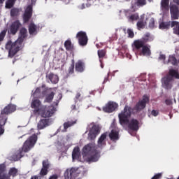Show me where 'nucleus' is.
I'll list each match as a JSON object with an SVG mask.
<instances>
[{
	"instance_id": "40",
	"label": "nucleus",
	"mask_w": 179,
	"mask_h": 179,
	"mask_svg": "<svg viewBox=\"0 0 179 179\" xmlns=\"http://www.w3.org/2000/svg\"><path fill=\"white\" fill-rule=\"evenodd\" d=\"M19 13V9L17 8H13L10 11V15L11 16H17Z\"/></svg>"
},
{
	"instance_id": "27",
	"label": "nucleus",
	"mask_w": 179,
	"mask_h": 179,
	"mask_svg": "<svg viewBox=\"0 0 179 179\" xmlns=\"http://www.w3.org/2000/svg\"><path fill=\"white\" fill-rule=\"evenodd\" d=\"M109 138L111 141L115 142V141H118L120 139V133L118 131L113 129L109 134Z\"/></svg>"
},
{
	"instance_id": "60",
	"label": "nucleus",
	"mask_w": 179,
	"mask_h": 179,
	"mask_svg": "<svg viewBox=\"0 0 179 179\" xmlns=\"http://www.w3.org/2000/svg\"><path fill=\"white\" fill-rule=\"evenodd\" d=\"M65 142H66V141H65V140H64L63 141H61V143H65Z\"/></svg>"
},
{
	"instance_id": "4",
	"label": "nucleus",
	"mask_w": 179,
	"mask_h": 179,
	"mask_svg": "<svg viewBox=\"0 0 179 179\" xmlns=\"http://www.w3.org/2000/svg\"><path fill=\"white\" fill-rule=\"evenodd\" d=\"M37 142V135L33 134L24 143L21 149L19 150L18 154L16 155L14 160H20L23 157V153H26L33 148Z\"/></svg>"
},
{
	"instance_id": "45",
	"label": "nucleus",
	"mask_w": 179,
	"mask_h": 179,
	"mask_svg": "<svg viewBox=\"0 0 179 179\" xmlns=\"http://www.w3.org/2000/svg\"><path fill=\"white\" fill-rule=\"evenodd\" d=\"M61 99H62V94H58V96H57V101L55 103V106H58V103H59V100H61Z\"/></svg>"
},
{
	"instance_id": "64",
	"label": "nucleus",
	"mask_w": 179,
	"mask_h": 179,
	"mask_svg": "<svg viewBox=\"0 0 179 179\" xmlns=\"http://www.w3.org/2000/svg\"><path fill=\"white\" fill-rule=\"evenodd\" d=\"M0 85H1V81H0Z\"/></svg>"
},
{
	"instance_id": "32",
	"label": "nucleus",
	"mask_w": 179,
	"mask_h": 179,
	"mask_svg": "<svg viewBox=\"0 0 179 179\" xmlns=\"http://www.w3.org/2000/svg\"><path fill=\"white\" fill-rule=\"evenodd\" d=\"M29 31L31 36H36L37 34V26L34 23H31L29 26Z\"/></svg>"
},
{
	"instance_id": "5",
	"label": "nucleus",
	"mask_w": 179,
	"mask_h": 179,
	"mask_svg": "<svg viewBox=\"0 0 179 179\" xmlns=\"http://www.w3.org/2000/svg\"><path fill=\"white\" fill-rule=\"evenodd\" d=\"M174 78L179 79L178 72L175 70H169V75L162 79V87L166 90H171L174 86Z\"/></svg>"
},
{
	"instance_id": "19",
	"label": "nucleus",
	"mask_w": 179,
	"mask_h": 179,
	"mask_svg": "<svg viewBox=\"0 0 179 179\" xmlns=\"http://www.w3.org/2000/svg\"><path fill=\"white\" fill-rule=\"evenodd\" d=\"M16 111V106L13 104H9L6 106L3 110H1V114L3 115V114H12V113Z\"/></svg>"
},
{
	"instance_id": "10",
	"label": "nucleus",
	"mask_w": 179,
	"mask_h": 179,
	"mask_svg": "<svg viewBox=\"0 0 179 179\" xmlns=\"http://www.w3.org/2000/svg\"><path fill=\"white\" fill-rule=\"evenodd\" d=\"M149 103V97L148 96L144 95L143 96V99L140 100L135 106L134 108V111L136 113H139V111H142L146 107V104Z\"/></svg>"
},
{
	"instance_id": "18",
	"label": "nucleus",
	"mask_w": 179,
	"mask_h": 179,
	"mask_svg": "<svg viewBox=\"0 0 179 179\" xmlns=\"http://www.w3.org/2000/svg\"><path fill=\"white\" fill-rule=\"evenodd\" d=\"M20 26H22V24L20 23V22H19V20L15 21L11 24L8 32H10V34L15 35L16 33H17V31L19 30Z\"/></svg>"
},
{
	"instance_id": "13",
	"label": "nucleus",
	"mask_w": 179,
	"mask_h": 179,
	"mask_svg": "<svg viewBox=\"0 0 179 179\" xmlns=\"http://www.w3.org/2000/svg\"><path fill=\"white\" fill-rule=\"evenodd\" d=\"M159 60L163 61L164 64H171L175 66H179V61H177V59H176V57L173 55L169 56L168 62H166V55L162 53H160Z\"/></svg>"
},
{
	"instance_id": "21",
	"label": "nucleus",
	"mask_w": 179,
	"mask_h": 179,
	"mask_svg": "<svg viewBox=\"0 0 179 179\" xmlns=\"http://www.w3.org/2000/svg\"><path fill=\"white\" fill-rule=\"evenodd\" d=\"M50 169V162L48 159L43 161V167L41 170V176H47L48 173V169Z\"/></svg>"
},
{
	"instance_id": "11",
	"label": "nucleus",
	"mask_w": 179,
	"mask_h": 179,
	"mask_svg": "<svg viewBox=\"0 0 179 179\" xmlns=\"http://www.w3.org/2000/svg\"><path fill=\"white\" fill-rule=\"evenodd\" d=\"M129 128L130 131H134L136 132L139 129V122L136 119H129L127 120V123H124L123 128Z\"/></svg>"
},
{
	"instance_id": "56",
	"label": "nucleus",
	"mask_w": 179,
	"mask_h": 179,
	"mask_svg": "<svg viewBox=\"0 0 179 179\" xmlns=\"http://www.w3.org/2000/svg\"><path fill=\"white\" fill-rule=\"evenodd\" d=\"M86 1H87V2H88V3H92L91 2L92 0H86Z\"/></svg>"
},
{
	"instance_id": "38",
	"label": "nucleus",
	"mask_w": 179,
	"mask_h": 179,
	"mask_svg": "<svg viewBox=\"0 0 179 179\" xmlns=\"http://www.w3.org/2000/svg\"><path fill=\"white\" fill-rule=\"evenodd\" d=\"M64 46L66 48V50H67L68 51L72 50V43L71 42V41H66L64 43Z\"/></svg>"
},
{
	"instance_id": "41",
	"label": "nucleus",
	"mask_w": 179,
	"mask_h": 179,
	"mask_svg": "<svg viewBox=\"0 0 179 179\" xmlns=\"http://www.w3.org/2000/svg\"><path fill=\"white\" fill-rule=\"evenodd\" d=\"M127 34L128 37H129L130 38H134V36H135V34H134V31L131 29H127Z\"/></svg>"
},
{
	"instance_id": "14",
	"label": "nucleus",
	"mask_w": 179,
	"mask_h": 179,
	"mask_svg": "<svg viewBox=\"0 0 179 179\" xmlns=\"http://www.w3.org/2000/svg\"><path fill=\"white\" fill-rule=\"evenodd\" d=\"M90 127L88 138H90L91 141H94L96 137L100 134V129L98 126L94 124H90Z\"/></svg>"
},
{
	"instance_id": "46",
	"label": "nucleus",
	"mask_w": 179,
	"mask_h": 179,
	"mask_svg": "<svg viewBox=\"0 0 179 179\" xmlns=\"http://www.w3.org/2000/svg\"><path fill=\"white\" fill-rule=\"evenodd\" d=\"M73 137V135L72 134L67 135L65 138L66 142H69V141H71V139H72Z\"/></svg>"
},
{
	"instance_id": "37",
	"label": "nucleus",
	"mask_w": 179,
	"mask_h": 179,
	"mask_svg": "<svg viewBox=\"0 0 179 179\" xmlns=\"http://www.w3.org/2000/svg\"><path fill=\"white\" fill-rule=\"evenodd\" d=\"M53 99H54V92H51L50 94H49L46 96L45 102L50 103V101H52Z\"/></svg>"
},
{
	"instance_id": "28",
	"label": "nucleus",
	"mask_w": 179,
	"mask_h": 179,
	"mask_svg": "<svg viewBox=\"0 0 179 179\" xmlns=\"http://www.w3.org/2000/svg\"><path fill=\"white\" fill-rule=\"evenodd\" d=\"M48 79L50 80L48 81L49 83H53L57 84V83L59 80V78H58V76L51 73L48 76H47Z\"/></svg>"
},
{
	"instance_id": "58",
	"label": "nucleus",
	"mask_w": 179,
	"mask_h": 179,
	"mask_svg": "<svg viewBox=\"0 0 179 179\" xmlns=\"http://www.w3.org/2000/svg\"><path fill=\"white\" fill-rule=\"evenodd\" d=\"M2 117H6V116L3 115H0V120H2Z\"/></svg>"
},
{
	"instance_id": "36",
	"label": "nucleus",
	"mask_w": 179,
	"mask_h": 179,
	"mask_svg": "<svg viewBox=\"0 0 179 179\" xmlns=\"http://www.w3.org/2000/svg\"><path fill=\"white\" fill-rule=\"evenodd\" d=\"M16 0H8L6 2V8L7 9H10V8H12V6H13V5H15V2Z\"/></svg>"
},
{
	"instance_id": "26",
	"label": "nucleus",
	"mask_w": 179,
	"mask_h": 179,
	"mask_svg": "<svg viewBox=\"0 0 179 179\" xmlns=\"http://www.w3.org/2000/svg\"><path fill=\"white\" fill-rule=\"evenodd\" d=\"M130 12L131 11L129 10H125V15L129 22H135V20H138L139 19V15L138 14H133L129 15Z\"/></svg>"
},
{
	"instance_id": "39",
	"label": "nucleus",
	"mask_w": 179,
	"mask_h": 179,
	"mask_svg": "<svg viewBox=\"0 0 179 179\" xmlns=\"http://www.w3.org/2000/svg\"><path fill=\"white\" fill-rule=\"evenodd\" d=\"M92 6V3H87L86 4L83 3L78 6L79 9L83 10L86 9V8H90Z\"/></svg>"
},
{
	"instance_id": "3",
	"label": "nucleus",
	"mask_w": 179,
	"mask_h": 179,
	"mask_svg": "<svg viewBox=\"0 0 179 179\" xmlns=\"http://www.w3.org/2000/svg\"><path fill=\"white\" fill-rule=\"evenodd\" d=\"M83 157L84 162L87 163H94L99 161V159H100V152L96 149V144L94 143H90L84 146L83 148Z\"/></svg>"
},
{
	"instance_id": "44",
	"label": "nucleus",
	"mask_w": 179,
	"mask_h": 179,
	"mask_svg": "<svg viewBox=\"0 0 179 179\" xmlns=\"http://www.w3.org/2000/svg\"><path fill=\"white\" fill-rule=\"evenodd\" d=\"M149 27L150 29H153V27H155V19L151 18L150 20Z\"/></svg>"
},
{
	"instance_id": "35",
	"label": "nucleus",
	"mask_w": 179,
	"mask_h": 179,
	"mask_svg": "<svg viewBox=\"0 0 179 179\" xmlns=\"http://www.w3.org/2000/svg\"><path fill=\"white\" fill-rule=\"evenodd\" d=\"M169 5H170V0H162L161 8L162 10H169Z\"/></svg>"
},
{
	"instance_id": "59",
	"label": "nucleus",
	"mask_w": 179,
	"mask_h": 179,
	"mask_svg": "<svg viewBox=\"0 0 179 179\" xmlns=\"http://www.w3.org/2000/svg\"><path fill=\"white\" fill-rule=\"evenodd\" d=\"M150 36V34H146V37H149Z\"/></svg>"
},
{
	"instance_id": "29",
	"label": "nucleus",
	"mask_w": 179,
	"mask_h": 179,
	"mask_svg": "<svg viewBox=\"0 0 179 179\" xmlns=\"http://www.w3.org/2000/svg\"><path fill=\"white\" fill-rule=\"evenodd\" d=\"M6 120H8V117H2V118L0 119V136L5 134V129L3 128V126L6 124Z\"/></svg>"
},
{
	"instance_id": "34",
	"label": "nucleus",
	"mask_w": 179,
	"mask_h": 179,
	"mask_svg": "<svg viewBox=\"0 0 179 179\" xmlns=\"http://www.w3.org/2000/svg\"><path fill=\"white\" fill-rule=\"evenodd\" d=\"M76 124V120H71L64 123V130L62 132H65L68 129V128H71V127H73Z\"/></svg>"
},
{
	"instance_id": "33",
	"label": "nucleus",
	"mask_w": 179,
	"mask_h": 179,
	"mask_svg": "<svg viewBox=\"0 0 179 179\" xmlns=\"http://www.w3.org/2000/svg\"><path fill=\"white\" fill-rule=\"evenodd\" d=\"M76 70L77 72H83V71H85V62L79 60L76 64Z\"/></svg>"
},
{
	"instance_id": "61",
	"label": "nucleus",
	"mask_w": 179,
	"mask_h": 179,
	"mask_svg": "<svg viewBox=\"0 0 179 179\" xmlns=\"http://www.w3.org/2000/svg\"><path fill=\"white\" fill-rule=\"evenodd\" d=\"M101 68H103V66H102V64L101 65Z\"/></svg>"
},
{
	"instance_id": "12",
	"label": "nucleus",
	"mask_w": 179,
	"mask_h": 179,
	"mask_svg": "<svg viewBox=\"0 0 179 179\" xmlns=\"http://www.w3.org/2000/svg\"><path fill=\"white\" fill-rule=\"evenodd\" d=\"M37 0H31V5H29L25 9V12L23 15V19L24 23L30 20V17L33 15V6L31 5H35Z\"/></svg>"
},
{
	"instance_id": "47",
	"label": "nucleus",
	"mask_w": 179,
	"mask_h": 179,
	"mask_svg": "<svg viewBox=\"0 0 179 179\" xmlns=\"http://www.w3.org/2000/svg\"><path fill=\"white\" fill-rule=\"evenodd\" d=\"M165 103L167 106H171V104H173V100L171 99H166L165 101Z\"/></svg>"
},
{
	"instance_id": "50",
	"label": "nucleus",
	"mask_w": 179,
	"mask_h": 179,
	"mask_svg": "<svg viewBox=\"0 0 179 179\" xmlns=\"http://www.w3.org/2000/svg\"><path fill=\"white\" fill-rule=\"evenodd\" d=\"M62 2H64L66 5H68V3H69V2H71L70 0H62Z\"/></svg>"
},
{
	"instance_id": "17",
	"label": "nucleus",
	"mask_w": 179,
	"mask_h": 179,
	"mask_svg": "<svg viewBox=\"0 0 179 179\" xmlns=\"http://www.w3.org/2000/svg\"><path fill=\"white\" fill-rule=\"evenodd\" d=\"M170 12L171 19L173 20H177L179 18V8L177 5L171 4L170 6Z\"/></svg>"
},
{
	"instance_id": "57",
	"label": "nucleus",
	"mask_w": 179,
	"mask_h": 179,
	"mask_svg": "<svg viewBox=\"0 0 179 179\" xmlns=\"http://www.w3.org/2000/svg\"><path fill=\"white\" fill-rule=\"evenodd\" d=\"M4 1L5 0H0V3H3Z\"/></svg>"
},
{
	"instance_id": "52",
	"label": "nucleus",
	"mask_w": 179,
	"mask_h": 179,
	"mask_svg": "<svg viewBox=\"0 0 179 179\" xmlns=\"http://www.w3.org/2000/svg\"><path fill=\"white\" fill-rule=\"evenodd\" d=\"M79 97H80V93H77V94L76 96V99H78Z\"/></svg>"
},
{
	"instance_id": "1",
	"label": "nucleus",
	"mask_w": 179,
	"mask_h": 179,
	"mask_svg": "<svg viewBox=\"0 0 179 179\" xmlns=\"http://www.w3.org/2000/svg\"><path fill=\"white\" fill-rule=\"evenodd\" d=\"M26 37H27V29L22 28L20 31V36L15 43H12L11 41L7 42L6 50L8 51V57L10 58H12L22 48L23 41Z\"/></svg>"
},
{
	"instance_id": "31",
	"label": "nucleus",
	"mask_w": 179,
	"mask_h": 179,
	"mask_svg": "<svg viewBox=\"0 0 179 179\" xmlns=\"http://www.w3.org/2000/svg\"><path fill=\"white\" fill-rule=\"evenodd\" d=\"M146 26V20H145V15H141V20H140L137 22V27L138 30H141V29H145V27Z\"/></svg>"
},
{
	"instance_id": "30",
	"label": "nucleus",
	"mask_w": 179,
	"mask_h": 179,
	"mask_svg": "<svg viewBox=\"0 0 179 179\" xmlns=\"http://www.w3.org/2000/svg\"><path fill=\"white\" fill-rule=\"evenodd\" d=\"M148 1L153 2V0H148ZM139 5H146V0H138L137 3L135 2L134 5L132 4L131 9H132L133 12H134V10H136V6H138Z\"/></svg>"
},
{
	"instance_id": "25",
	"label": "nucleus",
	"mask_w": 179,
	"mask_h": 179,
	"mask_svg": "<svg viewBox=\"0 0 179 179\" xmlns=\"http://www.w3.org/2000/svg\"><path fill=\"white\" fill-rule=\"evenodd\" d=\"M80 157V148H79V147H75L72 152L73 162L79 160Z\"/></svg>"
},
{
	"instance_id": "22",
	"label": "nucleus",
	"mask_w": 179,
	"mask_h": 179,
	"mask_svg": "<svg viewBox=\"0 0 179 179\" xmlns=\"http://www.w3.org/2000/svg\"><path fill=\"white\" fill-rule=\"evenodd\" d=\"M44 96V88L43 87H38L31 92V97H43Z\"/></svg>"
},
{
	"instance_id": "54",
	"label": "nucleus",
	"mask_w": 179,
	"mask_h": 179,
	"mask_svg": "<svg viewBox=\"0 0 179 179\" xmlns=\"http://www.w3.org/2000/svg\"><path fill=\"white\" fill-rule=\"evenodd\" d=\"M107 80H108V78H105L103 83H106V82H107Z\"/></svg>"
},
{
	"instance_id": "49",
	"label": "nucleus",
	"mask_w": 179,
	"mask_h": 179,
	"mask_svg": "<svg viewBox=\"0 0 179 179\" xmlns=\"http://www.w3.org/2000/svg\"><path fill=\"white\" fill-rule=\"evenodd\" d=\"M162 177V173H157L151 179H159Z\"/></svg>"
},
{
	"instance_id": "7",
	"label": "nucleus",
	"mask_w": 179,
	"mask_h": 179,
	"mask_svg": "<svg viewBox=\"0 0 179 179\" xmlns=\"http://www.w3.org/2000/svg\"><path fill=\"white\" fill-rule=\"evenodd\" d=\"M87 173V169L83 166L80 168H71L64 172L65 179H75L76 177H83Z\"/></svg>"
},
{
	"instance_id": "48",
	"label": "nucleus",
	"mask_w": 179,
	"mask_h": 179,
	"mask_svg": "<svg viewBox=\"0 0 179 179\" xmlns=\"http://www.w3.org/2000/svg\"><path fill=\"white\" fill-rule=\"evenodd\" d=\"M151 114L154 117H157V115H159V112L155 110H152Z\"/></svg>"
},
{
	"instance_id": "16",
	"label": "nucleus",
	"mask_w": 179,
	"mask_h": 179,
	"mask_svg": "<svg viewBox=\"0 0 179 179\" xmlns=\"http://www.w3.org/2000/svg\"><path fill=\"white\" fill-rule=\"evenodd\" d=\"M118 108V103L113 101H109L105 106H103V110L105 113H113Z\"/></svg>"
},
{
	"instance_id": "9",
	"label": "nucleus",
	"mask_w": 179,
	"mask_h": 179,
	"mask_svg": "<svg viewBox=\"0 0 179 179\" xmlns=\"http://www.w3.org/2000/svg\"><path fill=\"white\" fill-rule=\"evenodd\" d=\"M173 27V33L179 36V22L177 21H169L159 22V29L164 30L165 29H170Z\"/></svg>"
},
{
	"instance_id": "24",
	"label": "nucleus",
	"mask_w": 179,
	"mask_h": 179,
	"mask_svg": "<svg viewBox=\"0 0 179 179\" xmlns=\"http://www.w3.org/2000/svg\"><path fill=\"white\" fill-rule=\"evenodd\" d=\"M6 175V166L4 164H0V179H8Z\"/></svg>"
},
{
	"instance_id": "42",
	"label": "nucleus",
	"mask_w": 179,
	"mask_h": 179,
	"mask_svg": "<svg viewBox=\"0 0 179 179\" xmlns=\"http://www.w3.org/2000/svg\"><path fill=\"white\" fill-rule=\"evenodd\" d=\"M5 36H6V30H3L0 33V43L1 41H3V38H5Z\"/></svg>"
},
{
	"instance_id": "20",
	"label": "nucleus",
	"mask_w": 179,
	"mask_h": 179,
	"mask_svg": "<svg viewBox=\"0 0 179 179\" xmlns=\"http://www.w3.org/2000/svg\"><path fill=\"white\" fill-rule=\"evenodd\" d=\"M107 139V133H103L99 138L97 141V148L99 149H103L106 146V140Z\"/></svg>"
},
{
	"instance_id": "51",
	"label": "nucleus",
	"mask_w": 179,
	"mask_h": 179,
	"mask_svg": "<svg viewBox=\"0 0 179 179\" xmlns=\"http://www.w3.org/2000/svg\"><path fill=\"white\" fill-rule=\"evenodd\" d=\"M173 2H174V3H176V5H179V0H173Z\"/></svg>"
},
{
	"instance_id": "2",
	"label": "nucleus",
	"mask_w": 179,
	"mask_h": 179,
	"mask_svg": "<svg viewBox=\"0 0 179 179\" xmlns=\"http://www.w3.org/2000/svg\"><path fill=\"white\" fill-rule=\"evenodd\" d=\"M31 107L34 108L35 113L43 117V118H49L52 117V114L57 111V107L54 106H44L41 105V101L37 99H33Z\"/></svg>"
},
{
	"instance_id": "55",
	"label": "nucleus",
	"mask_w": 179,
	"mask_h": 179,
	"mask_svg": "<svg viewBox=\"0 0 179 179\" xmlns=\"http://www.w3.org/2000/svg\"><path fill=\"white\" fill-rule=\"evenodd\" d=\"M72 108H73V110H76V106H73Z\"/></svg>"
},
{
	"instance_id": "63",
	"label": "nucleus",
	"mask_w": 179,
	"mask_h": 179,
	"mask_svg": "<svg viewBox=\"0 0 179 179\" xmlns=\"http://www.w3.org/2000/svg\"><path fill=\"white\" fill-rule=\"evenodd\" d=\"M18 128H20V126H18Z\"/></svg>"
},
{
	"instance_id": "15",
	"label": "nucleus",
	"mask_w": 179,
	"mask_h": 179,
	"mask_svg": "<svg viewBox=\"0 0 179 179\" xmlns=\"http://www.w3.org/2000/svg\"><path fill=\"white\" fill-rule=\"evenodd\" d=\"M76 38L78 40V43L80 45H86L87 44V35L86 34V32L83 31H79L76 34Z\"/></svg>"
},
{
	"instance_id": "6",
	"label": "nucleus",
	"mask_w": 179,
	"mask_h": 179,
	"mask_svg": "<svg viewBox=\"0 0 179 179\" xmlns=\"http://www.w3.org/2000/svg\"><path fill=\"white\" fill-rule=\"evenodd\" d=\"M133 47L138 52L141 57H150L152 52L150 51V46L145 45V41L138 39L134 41Z\"/></svg>"
},
{
	"instance_id": "23",
	"label": "nucleus",
	"mask_w": 179,
	"mask_h": 179,
	"mask_svg": "<svg viewBox=\"0 0 179 179\" xmlns=\"http://www.w3.org/2000/svg\"><path fill=\"white\" fill-rule=\"evenodd\" d=\"M48 122H50L49 120H47V119L41 120L37 124L38 129H44V128H47V127L50 125Z\"/></svg>"
},
{
	"instance_id": "43",
	"label": "nucleus",
	"mask_w": 179,
	"mask_h": 179,
	"mask_svg": "<svg viewBox=\"0 0 179 179\" xmlns=\"http://www.w3.org/2000/svg\"><path fill=\"white\" fill-rule=\"evenodd\" d=\"M106 55V51L104 50H98V57L99 58H103Z\"/></svg>"
},
{
	"instance_id": "8",
	"label": "nucleus",
	"mask_w": 179,
	"mask_h": 179,
	"mask_svg": "<svg viewBox=\"0 0 179 179\" xmlns=\"http://www.w3.org/2000/svg\"><path fill=\"white\" fill-rule=\"evenodd\" d=\"M132 114V108L128 106H126L124 110L119 114V121L122 127H125L127 121L131 118Z\"/></svg>"
},
{
	"instance_id": "62",
	"label": "nucleus",
	"mask_w": 179,
	"mask_h": 179,
	"mask_svg": "<svg viewBox=\"0 0 179 179\" xmlns=\"http://www.w3.org/2000/svg\"><path fill=\"white\" fill-rule=\"evenodd\" d=\"M174 102L176 103V99H174Z\"/></svg>"
},
{
	"instance_id": "53",
	"label": "nucleus",
	"mask_w": 179,
	"mask_h": 179,
	"mask_svg": "<svg viewBox=\"0 0 179 179\" xmlns=\"http://www.w3.org/2000/svg\"><path fill=\"white\" fill-rule=\"evenodd\" d=\"M73 71V66H71V68H70V73H72V72Z\"/></svg>"
}]
</instances>
